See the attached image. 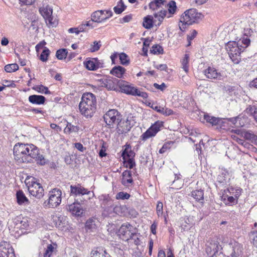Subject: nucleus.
Wrapping results in <instances>:
<instances>
[{"label":"nucleus","instance_id":"a18cd8bd","mask_svg":"<svg viewBox=\"0 0 257 257\" xmlns=\"http://www.w3.org/2000/svg\"><path fill=\"white\" fill-rule=\"evenodd\" d=\"M150 51L154 54H160L163 53V49L159 45H154L152 46Z\"/></svg>","mask_w":257,"mask_h":257},{"label":"nucleus","instance_id":"f8f14e48","mask_svg":"<svg viewBox=\"0 0 257 257\" xmlns=\"http://www.w3.org/2000/svg\"><path fill=\"white\" fill-rule=\"evenodd\" d=\"M99 81L102 87H104L108 90H115L116 84L119 86L120 83L123 82L122 80L113 77L100 79Z\"/></svg>","mask_w":257,"mask_h":257},{"label":"nucleus","instance_id":"f03ea898","mask_svg":"<svg viewBox=\"0 0 257 257\" xmlns=\"http://www.w3.org/2000/svg\"><path fill=\"white\" fill-rule=\"evenodd\" d=\"M204 17L203 15L198 12L196 9L192 8L185 11L181 16L179 22V28L184 31L187 26L197 23Z\"/></svg>","mask_w":257,"mask_h":257},{"label":"nucleus","instance_id":"ea45409f","mask_svg":"<svg viewBox=\"0 0 257 257\" xmlns=\"http://www.w3.org/2000/svg\"><path fill=\"white\" fill-rule=\"evenodd\" d=\"M79 130V127L78 126L74 125L71 123L67 122L66 126L64 129V131L66 133L69 134L72 132H77Z\"/></svg>","mask_w":257,"mask_h":257},{"label":"nucleus","instance_id":"13d9d810","mask_svg":"<svg viewBox=\"0 0 257 257\" xmlns=\"http://www.w3.org/2000/svg\"><path fill=\"white\" fill-rule=\"evenodd\" d=\"M126 167H128L130 169H132L136 166L134 158L127 159V161L126 162Z\"/></svg>","mask_w":257,"mask_h":257},{"label":"nucleus","instance_id":"a878e982","mask_svg":"<svg viewBox=\"0 0 257 257\" xmlns=\"http://www.w3.org/2000/svg\"><path fill=\"white\" fill-rule=\"evenodd\" d=\"M241 137H243L246 140L250 141L251 143H257V136L254 135L251 131H243L241 133Z\"/></svg>","mask_w":257,"mask_h":257},{"label":"nucleus","instance_id":"2eb2a0df","mask_svg":"<svg viewBox=\"0 0 257 257\" xmlns=\"http://www.w3.org/2000/svg\"><path fill=\"white\" fill-rule=\"evenodd\" d=\"M226 249L227 250L228 254L227 257H238L240 255L241 251L239 249V247L237 243L234 242L229 243L226 245Z\"/></svg>","mask_w":257,"mask_h":257},{"label":"nucleus","instance_id":"79ce46f5","mask_svg":"<svg viewBox=\"0 0 257 257\" xmlns=\"http://www.w3.org/2000/svg\"><path fill=\"white\" fill-rule=\"evenodd\" d=\"M226 92L231 97L230 98H229V100L233 101H234L235 102H236V101L235 100V97H236V91L234 87H230L229 86L227 90H226Z\"/></svg>","mask_w":257,"mask_h":257},{"label":"nucleus","instance_id":"603ef678","mask_svg":"<svg viewBox=\"0 0 257 257\" xmlns=\"http://www.w3.org/2000/svg\"><path fill=\"white\" fill-rule=\"evenodd\" d=\"M130 196V195L126 192H119L116 194V199L121 200L128 199Z\"/></svg>","mask_w":257,"mask_h":257},{"label":"nucleus","instance_id":"c9c22d12","mask_svg":"<svg viewBox=\"0 0 257 257\" xmlns=\"http://www.w3.org/2000/svg\"><path fill=\"white\" fill-rule=\"evenodd\" d=\"M86 68L89 70L94 71L97 70L94 59H90L84 62Z\"/></svg>","mask_w":257,"mask_h":257},{"label":"nucleus","instance_id":"37998d69","mask_svg":"<svg viewBox=\"0 0 257 257\" xmlns=\"http://www.w3.org/2000/svg\"><path fill=\"white\" fill-rule=\"evenodd\" d=\"M19 69V66L16 63L7 64L5 66V70L8 73L15 72Z\"/></svg>","mask_w":257,"mask_h":257},{"label":"nucleus","instance_id":"8fccbe9b","mask_svg":"<svg viewBox=\"0 0 257 257\" xmlns=\"http://www.w3.org/2000/svg\"><path fill=\"white\" fill-rule=\"evenodd\" d=\"M163 126V122L161 121H157L150 127L157 133L160 130V128Z\"/></svg>","mask_w":257,"mask_h":257},{"label":"nucleus","instance_id":"7ed1b4c3","mask_svg":"<svg viewBox=\"0 0 257 257\" xmlns=\"http://www.w3.org/2000/svg\"><path fill=\"white\" fill-rule=\"evenodd\" d=\"M30 194L38 199L42 198L44 195V190L38 180L32 176H28L25 180Z\"/></svg>","mask_w":257,"mask_h":257},{"label":"nucleus","instance_id":"393cba45","mask_svg":"<svg viewBox=\"0 0 257 257\" xmlns=\"http://www.w3.org/2000/svg\"><path fill=\"white\" fill-rule=\"evenodd\" d=\"M17 202L19 205L29 204L30 202L22 190L18 191L16 193Z\"/></svg>","mask_w":257,"mask_h":257},{"label":"nucleus","instance_id":"6ab92c4d","mask_svg":"<svg viewBox=\"0 0 257 257\" xmlns=\"http://www.w3.org/2000/svg\"><path fill=\"white\" fill-rule=\"evenodd\" d=\"M119 87L121 92L126 94L135 95V93L137 92V88L129 85L128 83L126 81H123V82L120 83Z\"/></svg>","mask_w":257,"mask_h":257},{"label":"nucleus","instance_id":"5fc2aeb1","mask_svg":"<svg viewBox=\"0 0 257 257\" xmlns=\"http://www.w3.org/2000/svg\"><path fill=\"white\" fill-rule=\"evenodd\" d=\"M101 46V42H97L94 41L93 42V44L91 45V48H90V51L91 52H94L97 51L100 48Z\"/></svg>","mask_w":257,"mask_h":257},{"label":"nucleus","instance_id":"bf43d9fd","mask_svg":"<svg viewBox=\"0 0 257 257\" xmlns=\"http://www.w3.org/2000/svg\"><path fill=\"white\" fill-rule=\"evenodd\" d=\"M93 59L95 63L96 69L103 67V62L102 60H100L97 58H94Z\"/></svg>","mask_w":257,"mask_h":257},{"label":"nucleus","instance_id":"09e8293b","mask_svg":"<svg viewBox=\"0 0 257 257\" xmlns=\"http://www.w3.org/2000/svg\"><path fill=\"white\" fill-rule=\"evenodd\" d=\"M189 56L188 54H185L183 59L182 61V68L187 73L188 72V63Z\"/></svg>","mask_w":257,"mask_h":257},{"label":"nucleus","instance_id":"39448f33","mask_svg":"<svg viewBox=\"0 0 257 257\" xmlns=\"http://www.w3.org/2000/svg\"><path fill=\"white\" fill-rule=\"evenodd\" d=\"M49 198L45 200L43 206L45 208H56L58 206L61 202L62 192L59 189L54 188L49 192Z\"/></svg>","mask_w":257,"mask_h":257},{"label":"nucleus","instance_id":"72a5a7b5","mask_svg":"<svg viewBox=\"0 0 257 257\" xmlns=\"http://www.w3.org/2000/svg\"><path fill=\"white\" fill-rule=\"evenodd\" d=\"M236 43H238V45L244 50L245 48L249 45L250 41L248 38V36H246L240 38Z\"/></svg>","mask_w":257,"mask_h":257},{"label":"nucleus","instance_id":"774afa93","mask_svg":"<svg viewBox=\"0 0 257 257\" xmlns=\"http://www.w3.org/2000/svg\"><path fill=\"white\" fill-rule=\"evenodd\" d=\"M173 111L172 109L164 107L163 111L162 112V114L166 116H168L173 114Z\"/></svg>","mask_w":257,"mask_h":257},{"label":"nucleus","instance_id":"69168bd1","mask_svg":"<svg viewBox=\"0 0 257 257\" xmlns=\"http://www.w3.org/2000/svg\"><path fill=\"white\" fill-rule=\"evenodd\" d=\"M132 18H133V15L132 14L126 15L122 18V20L121 21V23H128L132 20Z\"/></svg>","mask_w":257,"mask_h":257},{"label":"nucleus","instance_id":"bb28decb","mask_svg":"<svg viewBox=\"0 0 257 257\" xmlns=\"http://www.w3.org/2000/svg\"><path fill=\"white\" fill-rule=\"evenodd\" d=\"M91 257H111L105 250L101 248H97L92 250L91 252Z\"/></svg>","mask_w":257,"mask_h":257},{"label":"nucleus","instance_id":"f704fd0d","mask_svg":"<svg viewBox=\"0 0 257 257\" xmlns=\"http://www.w3.org/2000/svg\"><path fill=\"white\" fill-rule=\"evenodd\" d=\"M126 6L124 4L122 0H120L117 4V5L113 8V11L116 14H120L126 9Z\"/></svg>","mask_w":257,"mask_h":257},{"label":"nucleus","instance_id":"7c9ffc66","mask_svg":"<svg viewBox=\"0 0 257 257\" xmlns=\"http://www.w3.org/2000/svg\"><path fill=\"white\" fill-rule=\"evenodd\" d=\"M192 196L198 202L202 203L204 200V192L202 189L196 190L192 192Z\"/></svg>","mask_w":257,"mask_h":257},{"label":"nucleus","instance_id":"1a4fd4ad","mask_svg":"<svg viewBox=\"0 0 257 257\" xmlns=\"http://www.w3.org/2000/svg\"><path fill=\"white\" fill-rule=\"evenodd\" d=\"M204 118L218 131L221 132L225 130V119L224 118L216 117L206 114H204Z\"/></svg>","mask_w":257,"mask_h":257},{"label":"nucleus","instance_id":"4be33fe9","mask_svg":"<svg viewBox=\"0 0 257 257\" xmlns=\"http://www.w3.org/2000/svg\"><path fill=\"white\" fill-rule=\"evenodd\" d=\"M29 101L32 104L41 105L44 104L46 98L43 95H32L29 97Z\"/></svg>","mask_w":257,"mask_h":257},{"label":"nucleus","instance_id":"9d476101","mask_svg":"<svg viewBox=\"0 0 257 257\" xmlns=\"http://www.w3.org/2000/svg\"><path fill=\"white\" fill-rule=\"evenodd\" d=\"M132 226L129 223L122 224L118 230L120 237L124 241L133 239V237L136 236V233L132 232Z\"/></svg>","mask_w":257,"mask_h":257},{"label":"nucleus","instance_id":"b1692460","mask_svg":"<svg viewBox=\"0 0 257 257\" xmlns=\"http://www.w3.org/2000/svg\"><path fill=\"white\" fill-rule=\"evenodd\" d=\"M125 149L122 153V157L124 160L131 158H134L135 153L132 150L131 146L130 144H126L125 146Z\"/></svg>","mask_w":257,"mask_h":257},{"label":"nucleus","instance_id":"dca6fc26","mask_svg":"<svg viewBox=\"0 0 257 257\" xmlns=\"http://www.w3.org/2000/svg\"><path fill=\"white\" fill-rule=\"evenodd\" d=\"M66 209L72 215L80 216L83 213L81 205L78 203L74 202L66 206Z\"/></svg>","mask_w":257,"mask_h":257},{"label":"nucleus","instance_id":"20e7f679","mask_svg":"<svg viewBox=\"0 0 257 257\" xmlns=\"http://www.w3.org/2000/svg\"><path fill=\"white\" fill-rule=\"evenodd\" d=\"M29 150L28 144L18 143L15 144L13 149L15 160L19 163H29L28 159L30 157L27 156Z\"/></svg>","mask_w":257,"mask_h":257},{"label":"nucleus","instance_id":"de8ad7c7","mask_svg":"<svg viewBox=\"0 0 257 257\" xmlns=\"http://www.w3.org/2000/svg\"><path fill=\"white\" fill-rule=\"evenodd\" d=\"M119 60L120 63L123 65H127L130 63V60L128 56L124 53H121L119 55Z\"/></svg>","mask_w":257,"mask_h":257},{"label":"nucleus","instance_id":"4d7b16f0","mask_svg":"<svg viewBox=\"0 0 257 257\" xmlns=\"http://www.w3.org/2000/svg\"><path fill=\"white\" fill-rule=\"evenodd\" d=\"M54 247L52 244H49L47 248L44 253V257H50L51 253L53 250Z\"/></svg>","mask_w":257,"mask_h":257},{"label":"nucleus","instance_id":"2f4dec72","mask_svg":"<svg viewBox=\"0 0 257 257\" xmlns=\"http://www.w3.org/2000/svg\"><path fill=\"white\" fill-rule=\"evenodd\" d=\"M153 17L151 15H148L144 18L143 26L147 29H150L153 26Z\"/></svg>","mask_w":257,"mask_h":257},{"label":"nucleus","instance_id":"412c9836","mask_svg":"<svg viewBox=\"0 0 257 257\" xmlns=\"http://www.w3.org/2000/svg\"><path fill=\"white\" fill-rule=\"evenodd\" d=\"M164 6L167 7L168 9V18H170L173 17V16L176 14L177 10V7L176 6V3L174 1H170L168 3L167 2L166 3V5Z\"/></svg>","mask_w":257,"mask_h":257},{"label":"nucleus","instance_id":"f257e3e1","mask_svg":"<svg viewBox=\"0 0 257 257\" xmlns=\"http://www.w3.org/2000/svg\"><path fill=\"white\" fill-rule=\"evenodd\" d=\"M97 101L94 94L90 92L84 93L79 103L81 114L86 118H91L96 110Z\"/></svg>","mask_w":257,"mask_h":257},{"label":"nucleus","instance_id":"a19ab883","mask_svg":"<svg viewBox=\"0 0 257 257\" xmlns=\"http://www.w3.org/2000/svg\"><path fill=\"white\" fill-rule=\"evenodd\" d=\"M33 89L39 93L44 94H51V92L49 90L48 88L43 85H36L33 88Z\"/></svg>","mask_w":257,"mask_h":257},{"label":"nucleus","instance_id":"6e6d98bb","mask_svg":"<svg viewBox=\"0 0 257 257\" xmlns=\"http://www.w3.org/2000/svg\"><path fill=\"white\" fill-rule=\"evenodd\" d=\"M163 204L162 202H158L156 207L157 214L158 217H161L163 213Z\"/></svg>","mask_w":257,"mask_h":257},{"label":"nucleus","instance_id":"423d86ee","mask_svg":"<svg viewBox=\"0 0 257 257\" xmlns=\"http://www.w3.org/2000/svg\"><path fill=\"white\" fill-rule=\"evenodd\" d=\"M226 50L231 61L234 64H238L240 59V54L243 51L238 44L235 41H229L226 43Z\"/></svg>","mask_w":257,"mask_h":257},{"label":"nucleus","instance_id":"6e6552de","mask_svg":"<svg viewBox=\"0 0 257 257\" xmlns=\"http://www.w3.org/2000/svg\"><path fill=\"white\" fill-rule=\"evenodd\" d=\"M29 150L27 153V156L30 157L28 159L29 163L33 162V160L40 165H44L46 162L44 157L40 153L39 149L35 145L32 144H28Z\"/></svg>","mask_w":257,"mask_h":257},{"label":"nucleus","instance_id":"f3484780","mask_svg":"<svg viewBox=\"0 0 257 257\" xmlns=\"http://www.w3.org/2000/svg\"><path fill=\"white\" fill-rule=\"evenodd\" d=\"M71 193L74 195H89L91 192L87 189L82 187L80 184H78L76 185L70 186Z\"/></svg>","mask_w":257,"mask_h":257},{"label":"nucleus","instance_id":"c85d7f7f","mask_svg":"<svg viewBox=\"0 0 257 257\" xmlns=\"http://www.w3.org/2000/svg\"><path fill=\"white\" fill-rule=\"evenodd\" d=\"M166 0H155L151 2L149 5V8L153 11L158 10L161 7L162 5H166Z\"/></svg>","mask_w":257,"mask_h":257},{"label":"nucleus","instance_id":"e2e57ef3","mask_svg":"<svg viewBox=\"0 0 257 257\" xmlns=\"http://www.w3.org/2000/svg\"><path fill=\"white\" fill-rule=\"evenodd\" d=\"M137 92L135 93L136 96H139L143 98H147L148 96V94L146 92L141 91L139 89H137Z\"/></svg>","mask_w":257,"mask_h":257},{"label":"nucleus","instance_id":"49530a36","mask_svg":"<svg viewBox=\"0 0 257 257\" xmlns=\"http://www.w3.org/2000/svg\"><path fill=\"white\" fill-rule=\"evenodd\" d=\"M50 51L48 48L45 47L44 49L42 51L40 59L43 62H46L48 60V57L50 55Z\"/></svg>","mask_w":257,"mask_h":257},{"label":"nucleus","instance_id":"9b49d317","mask_svg":"<svg viewBox=\"0 0 257 257\" xmlns=\"http://www.w3.org/2000/svg\"><path fill=\"white\" fill-rule=\"evenodd\" d=\"M0 257H16L14 249L10 242L5 241L1 242Z\"/></svg>","mask_w":257,"mask_h":257},{"label":"nucleus","instance_id":"473e14b6","mask_svg":"<svg viewBox=\"0 0 257 257\" xmlns=\"http://www.w3.org/2000/svg\"><path fill=\"white\" fill-rule=\"evenodd\" d=\"M244 111L248 115L253 116L254 120L257 117V107L255 105H248Z\"/></svg>","mask_w":257,"mask_h":257},{"label":"nucleus","instance_id":"0e129e2a","mask_svg":"<svg viewBox=\"0 0 257 257\" xmlns=\"http://www.w3.org/2000/svg\"><path fill=\"white\" fill-rule=\"evenodd\" d=\"M155 68L157 69H159L161 71H167L168 67L167 65L165 64H159V65H155L154 66Z\"/></svg>","mask_w":257,"mask_h":257},{"label":"nucleus","instance_id":"4c0bfd02","mask_svg":"<svg viewBox=\"0 0 257 257\" xmlns=\"http://www.w3.org/2000/svg\"><path fill=\"white\" fill-rule=\"evenodd\" d=\"M156 135V133L150 127L143 135L141 136L142 140L146 141L147 139L154 137Z\"/></svg>","mask_w":257,"mask_h":257},{"label":"nucleus","instance_id":"338daca9","mask_svg":"<svg viewBox=\"0 0 257 257\" xmlns=\"http://www.w3.org/2000/svg\"><path fill=\"white\" fill-rule=\"evenodd\" d=\"M227 201L228 202V204H230L231 205L236 204L237 203V199L233 196H229L227 198Z\"/></svg>","mask_w":257,"mask_h":257},{"label":"nucleus","instance_id":"864d4df0","mask_svg":"<svg viewBox=\"0 0 257 257\" xmlns=\"http://www.w3.org/2000/svg\"><path fill=\"white\" fill-rule=\"evenodd\" d=\"M232 192H231L229 189H228V192L230 195L234 196L236 199L238 200V197L241 194V192L242 189L240 188L234 189L233 188L231 189Z\"/></svg>","mask_w":257,"mask_h":257},{"label":"nucleus","instance_id":"e433bc0d","mask_svg":"<svg viewBox=\"0 0 257 257\" xmlns=\"http://www.w3.org/2000/svg\"><path fill=\"white\" fill-rule=\"evenodd\" d=\"M68 53L66 49H60L56 51V56L58 59L63 60L66 58Z\"/></svg>","mask_w":257,"mask_h":257},{"label":"nucleus","instance_id":"58836bf2","mask_svg":"<svg viewBox=\"0 0 257 257\" xmlns=\"http://www.w3.org/2000/svg\"><path fill=\"white\" fill-rule=\"evenodd\" d=\"M156 135V133L150 127L143 135L141 136L142 140L146 141L147 139L154 137Z\"/></svg>","mask_w":257,"mask_h":257},{"label":"nucleus","instance_id":"680f3d73","mask_svg":"<svg viewBox=\"0 0 257 257\" xmlns=\"http://www.w3.org/2000/svg\"><path fill=\"white\" fill-rule=\"evenodd\" d=\"M74 147L76 148L78 151L81 152H84L86 150V148L84 147L83 145L80 143H76L74 144Z\"/></svg>","mask_w":257,"mask_h":257},{"label":"nucleus","instance_id":"a211bd4d","mask_svg":"<svg viewBox=\"0 0 257 257\" xmlns=\"http://www.w3.org/2000/svg\"><path fill=\"white\" fill-rule=\"evenodd\" d=\"M134 181L132 178V174L131 171L125 170L122 174V184L126 187H130L133 184Z\"/></svg>","mask_w":257,"mask_h":257},{"label":"nucleus","instance_id":"aec40b11","mask_svg":"<svg viewBox=\"0 0 257 257\" xmlns=\"http://www.w3.org/2000/svg\"><path fill=\"white\" fill-rule=\"evenodd\" d=\"M105 11L98 10L93 12L91 15V21L96 23H101L107 20L106 17H103Z\"/></svg>","mask_w":257,"mask_h":257},{"label":"nucleus","instance_id":"ddd939ff","mask_svg":"<svg viewBox=\"0 0 257 257\" xmlns=\"http://www.w3.org/2000/svg\"><path fill=\"white\" fill-rule=\"evenodd\" d=\"M117 132L119 134H125L129 132L132 126L131 124V121L128 118L126 120L122 119L121 117V120H119L116 124Z\"/></svg>","mask_w":257,"mask_h":257},{"label":"nucleus","instance_id":"cd10ccee","mask_svg":"<svg viewBox=\"0 0 257 257\" xmlns=\"http://www.w3.org/2000/svg\"><path fill=\"white\" fill-rule=\"evenodd\" d=\"M240 119L241 118L239 117V116L232 118H226V123H227L228 125H232V127L242 126L243 125H242L240 123Z\"/></svg>","mask_w":257,"mask_h":257},{"label":"nucleus","instance_id":"c03bdc74","mask_svg":"<svg viewBox=\"0 0 257 257\" xmlns=\"http://www.w3.org/2000/svg\"><path fill=\"white\" fill-rule=\"evenodd\" d=\"M174 144L173 141H168L164 144L163 147L159 150L160 154H163L166 152L168 150L170 149L171 147Z\"/></svg>","mask_w":257,"mask_h":257},{"label":"nucleus","instance_id":"c756f323","mask_svg":"<svg viewBox=\"0 0 257 257\" xmlns=\"http://www.w3.org/2000/svg\"><path fill=\"white\" fill-rule=\"evenodd\" d=\"M204 73L206 77L210 79L217 78L218 76H220L216 72V70L214 68L210 67H209L207 69L204 70Z\"/></svg>","mask_w":257,"mask_h":257},{"label":"nucleus","instance_id":"052dcab7","mask_svg":"<svg viewBox=\"0 0 257 257\" xmlns=\"http://www.w3.org/2000/svg\"><path fill=\"white\" fill-rule=\"evenodd\" d=\"M151 107L154 110H156L158 112H159L162 114V112L163 111V107L161 106H158L155 104H152L151 106Z\"/></svg>","mask_w":257,"mask_h":257},{"label":"nucleus","instance_id":"0eeeda50","mask_svg":"<svg viewBox=\"0 0 257 257\" xmlns=\"http://www.w3.org/2000/svg\"><path fill=\"white\" fill-rule=\"evenodd\" d=\"M122 115L116 109H111L107 111L103 115V119L106 126L109 128H113L116 125Z\"/></svg>","mask_w":257,"mask_h":257},{"label":"nucleus","instance_id":"4468645a","mask_svg":"<svg viewBox=\"0 0 257 257\" xmlns=\"http://www.w3.org/2000/svg\"><path fill=\"white\" fill-rule=\"evenodd\" d=\"M39 12L45 19L46 22H48L49 24L51 26H53L54 25L55 23L52 21L53 18L52 17L53 11L50 7L47 6L45 7L40 8Z\"/></svg>","mask_w":257,"mask_h":257},{"label":"nucleus","instance_id":"3c124183","mask_svg":"<svg viewBox=\"0 0 257 257\" xmlns=\"http://www.w3.org/2000/svg\"><path fill=\"white\" fill-rule=\"evenodd\" d=\"M95 220L93 219L89 218L87 220L85 223V228L86 229L92 230L95 227Z\"/></svg>","mask_w":257,"mask_h":257},{"label":"nucleus","instance_id":"5701e85b","mask_svg":"<svg viewBox=\"0 0 257 257\" xmlns=\"http://www.w3.org/2000/svg\"><path fill=\"white\" fill-rule=\"evenodd\" d=\"M126 69L120 66H114L110 71V73L112 75L119 78H123V76L125 73Z\"/></svg>","mask_w":257,"mask_h":257}]
</instances>
